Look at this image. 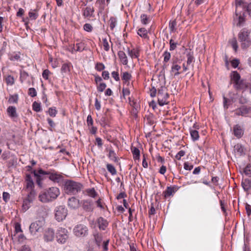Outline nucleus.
I'll return each instance as SVG.
<instances>
[{"instance_id": "obj_52", "label": "nucleus", "mask_w": 251, "mask_h": 251, "mask_svg": "<svg viewBox=\"0 0 251 251\" xmlns=\"http://www.w3.org/2000/svg\"><path fill=\"white\" fill-rule=\"evenodd\" d=\"M28 16L30 19L32 20H36L37 18L38 15L36 12L30 11L28 13Z\"/></svg>"}, {"instance_id": "obj_24", "label": "nucleus", "mask_w": 251, "mask_h": 251, "mask_svg": "<svg viewBox=\"0 0 251 251\" xmlns=\"http://www.w3.org/2000/svg\"><path fill=\"white\" fill-rule=\"evenodd\" d=\"M109 153L108 155V157L109 158L113 161L114 162L118 163L119 161V158L117 156L116 153L113 150H108Z\"/></svg>"}, {"instance_id": "obj_34", "label": "nucleus", "mask_w": 251, "mask_h": 251, "mask_svg": "<svg viewBox=\"0 0 251 251\" xmlns=\"http://www.w3.org/2000/svg\"><path fill=\"white\" fill-rule=\"evenodd\" d=\"M106 168L108 171L112 175H115L117 173L116 170L114 166L111 164H107L106 165Z\"/></svg>"}, {"instance_id": "obj_5", "label": "nucleus", "mask_w": 251, "mask_h": 251, "mask_svg": "<svg viewBox=\"0 0 251 251\" xmlns=\"http://www.w3.org/2000/svg\"><path fill=\"white\" fill-rule=\"evenodd\" d=\"M34 179L36 180V183L38 187H42L43 186V181L49 176V171H45L40 169L37 172L35 170L32 172Z\"/></svg>"}, {"instance_id": "obj_26", "label": "nucleus", "mask_w": 251, "mask_h": 251, "mask_svg": "<svg viewBox=\"0 0 251 251\" xmlns=\"http://www.w3.org/2000/svg\"><path fill=\"white\" fill-rule=\"evenodd\" d=\"M127 51L128 55H129L132 58H138L139 55L138 50L134 49L130 50L129 48H127Z\"/></svg>"}, {"instance_id": "obj_37", "label": "nucleus", "mask_w": 251, "mask_h": 251, "mask_svg": "<svg viewBox=\"0 0 251 251\" xmlns=\"http://www.w3.org/2000/svg\"><path fill=\"white\" fill-rule=\"evenodd\" d=\"M176 192V190L175 189H167L163 192V195L165 198H168L170 196L173 195Z\"/></svg>"}, {"instance_id": "obj_35", "label": "nucleus", "mask_w": 251, "mask_h": 251, "mask_svg": "<svg viewBox=\"0 0 251 251\" xmlns=\"http://www.w3.org/2000/svg\"><path fill=\"white\" fill-rule=\"evenodd\" d=\"M140 18L141 23L144 25H147L150 21L149 17L146 14H142Z\"/></svg>"}, {"instance_id": "obj_13", "label": "nucleus", "mask_w": 251, "mask_h": 251, "mask_svg": "<svg viewBox=\"0 0 251 251\" xmlns=\"http://www.w3.org/2000/svg\"><path fill=\"white\" fill-rule=\"evenodd\" d=\"M63 183L65 188H81L82 187L81 183L71 180H64Z\"/></svg>"}, {"instance_id": "obj_46", "label": "nucleus", "mask_w": 251, "mask_h": 251, "mask_svg": "<svg viewBox=\"0 0 251 251\" xmlns=\"http://www.w3.org/2000/svg\"><path fill=\"white\" fill-rule=\"evenodd\" d=\"M169 43H170V50H175L176 48L177 43L175 42L172 39H171L170 40Z\"/></svg>"}, {"instance_id": "obj_14", "label": "nucleus", "mask_w": 251, "mask_h": 251, "mask_svg": "<svg viewBox=\"0 0 251 251\" xmlns=\"http://www.w3.org/2000/svg\"><path fill=\"white\" fill-rule=\"evenodd\" d=\"M82 207L86 212H91L93 210L94 205L93 202L89 200H83L82 201Z\"/></svg>"}, {"instance_id": "obj_53", "label": "nucleus", "mask_w": 251, "mask_h": 251, "mask_svg": "<svg viewBox=\"0 0 251 251\" xmlns=\"http://www.w3.org/2000/svg\"><path fill=\"white\" fill-rule=\"evenodd\" d=\"M84 30L87 32H91L93 29L92 25L90 24H85L83 25Z\"/></svg>"}, {"instance_id": "obj_41", "label": "nucleus", "mask_w": 251, "mask_h": 251, "mask_svg": "<svg viewBox=\"0 0 251 251\" xmlns=\"http://www.w3.org/2000/svg\"><path fill=\"white\" fill-rule=\"evenodd\" d=\"M33 110L36 112H39L41 110L40 103L34 101L32 104Z\"/></svg>"}, {"instance_id": "obj_63", "label": "nucleus", "mask_w": 251, "mask_h": 251, "mask_svg": "<svg viewBox=\"0 0 251 251\" xmlns=\"http://www.w3.org/2000/svg\"><path fill=\"white\" fill-rule=\"evenodd\" d=\"M50 74V72L48 70H45L42 73L43 77L47 80L48 79L49 75Z\"/></svg>"}, {"instance_id": "obj_22", "label": "nucleus", "mask_w": 251, "mask_h": 251, "mask_svg": "<svg viewBox=\"0 0 251 251\" xmlns=\"http://www.w3.org/2000/svg\"><path fill=\"white\" fill-rule=\"evenodd\" d=\"M26 188H32L34 187L33 179L30 175H26L25 177Z\"/></svg>"}, {"instance_id": "obj_64", "label": "nucleus", "mask_w": 251, "mask_h": 251, "mask_svg": "<svg viewBox=\"0 0 251 251\" xmlns=\"http://www.w3.org/2000/svg\"><path fill=\"white\" fill-rule=\"evenodd\" d=\"M112 76L115 79L116 81L120 80V77L119 74L117 72L114 71L111 73Z\"/></svg>"}, {"instance_id": "obj_25", "label": "nucleus", "mask_w": 251, "mask_h": 251, "mask_svg": "<svg viewBox=\"0 0 251 251\" xmlns=\"http://www.w3.org/2000/svg\"><path fill=\"white\" fill-rule=\"evenodd\" d=\"M187 57V65H190L192 63L194 62L195 61V58L194 57V53L193 51L191 50L189 51L186 53Z\"/></svg>"}, {"instance_id": "obj_27", "label": "nucleus", "mask_w": 251, "mask_h": 251, "mask_svg": "<svg viewBox=\"0 0 251 251\" xmlns=\"http://www.w3.org/2000/svg\"><path fill=\"white\" fill-rule=\"evenodd\" d=\"M94 240L97 245L100 247L101 244V243L102 241V236L100 234L98 233H95L94 234Z\"/></svg>"}, {"instance_id": "obj_23", "label": "nucleus", "mask_w": 251, "mask_h": 251, "mask_svg": "<svg viewBox=\"0 0 251 251\" xmlns=\"http://www.w3.org/2000/svg\"><path fill=\"white\" fill-rule=\"evenodd\" d=\"M7 112L9 116L12 118H16L17 117L16 109L14 106H9L7 109Z\"/></svg>"}, {"instance_id": "obj_9", "label": "nucleus", "mask_w": 251, "mask_h": 251, "mask_svg": "<svg viewBox=\"0 0 251 251\" xmlns=\"http://www.w3.org/2000/svg\"><path fill=\"white\" fill-rule=\"evenodd\" d=\"M74 234L78 237H83L88 233L87 227L82 224L76 225L73 229Z\"/></svg>"}, {"instance_id": "obj_38", "label": "nucleus", "mask_w": 251, "mask_h": 251, "mask_svg": "<svg viewBox=\"0 0 251 251\" xmlns=\"http://www.w3.org/2000/svg\"><path fill=\"white\" fill-rule=\"evenodd\" d=\"M18 100V95L17 94L14 95H10L8 100V102L10 103H17Z\"/></svg>"}, {"instance_id": "obj_51", "label": "nucleus", "mask_w": 251, "mask_h": 251, "mask_svg": "<svg viewBox=\"0 0 251 251\" xmlns=\"http://www.w3.org/2000/svg\"><path fill=\"white\" fill-rule=\"evenodd\" d=\"M6 82L7 84L8 85H12L14 84V78L13 76H11V75H8L6 78Z\"/></svg>"}, {"instance_id": "obj_31", "label": "nucleus", "mask_w": 251, "mask_h": 251, "mask_svg": "<svg viewBox=\"0 0 251 251\" xmlns=\"http://www.w3.org/2000/svg\"><path fill=\"white\" fill-rule=\"evenodd\" d=\"M191 137L193 141L198 140L199 138V134L198 131L196 129H190Z\"/></svg>"}, {"instance_id": "obj_61", "label": "nucleus", "mask_w": 251, "mask_h": 251, "mask_svg": "<svg viewBox=\"0 0 251 251\" xmlns=\"http://www.w3.org/2000/svg\"><path fill=\"white\" fill-rule=\"evenodd\" d=\"M31 202H29L28 200L26 199L25 201H24L23 204V207L24 209L25 210L28 209L29 207V203Z\"/></svg>"}, {"instance_id": "obj_48", "label": "nucleus", "mask_w": 251, "mask_h": 251, "mask_svg": "<svg viewBox=\"0 0 251 251\" xmlns=\"http://www.w3.org/2000/svg\"><path fill=\"white\" fill-rule=\"evenodd\" d=\"M28 94L31 97H34L37 95V92L35 88H30L28 89Z\"/></svg>"}, {"instance_id": "obj_1", "label": "nucleus", "mask_w": 251, "mask_h": 251, "mask_svg": "<svg viewBox=\"0 0 251 251\" xmlns=\"http://www.w3.org/2000/svg\"><path fill=\"white\" fill-rule=\"evenodd\" d=\"M236 8L235 10V17L234 20H238L237 26H241L245 21V11L248 12L251 17V2L247 3L243 0H239L236 1Z\"/></svg>"}, {"instance_id": "obj_55", "label": "nucleus", "mask_w": 251, "mask_h": 251, "mask_svg": "<svg viewBox=\"0 0 251 251\" xmlns=\"http://www.w3.org/2000/svg\"><path fill=\"white\" fill-rule=\"evenodd\" d=\"M244 174L248 176H250L251 175V166H247L244 169Z\"/></svg>"}, {"instance_id": "obj_6", "label": "nucleus", "mask_w": 251, "mask_h": 251, "mask_svg": "<svg viewBox=\"0 0 251 251\" xmlns=\"http://www.w3.org/2000/svg\"><path fill=\"white\" fill-rule=\"evenodd\" d=\"M157 95L158 104L160 106H163L167 103L169 95L167 92V89L165 86H161L158 89Z\"/></svg>"}, {"instance_id": "obj_43", "label": "nucleus", "mask_w": 251, "mask_h": 251, "mask_svg": "<svg viewBox=\"0 0 251 251\" xmlns=\"http://www.w3.org/2000/svg\"><path fill=\"white\" fill-rule=\"evenodd\" d=\"M163 56H164V61H163L164 62L167 63L170 59L171 53L169 52H168V51H165L164 52Z\"/></svg>"}, {"instance_id": "obj_19", "label": "nucleus", "mask_w": 251, "mask_h": 251, "mask_svg": "<svg viewBox=\"0 0 251 251\" xmlns=\"http://www.w3.org/2000/svg\"><path fill=\"white\" fill-rule=\"evenodd\" d=\"M233 132L234 135L238 138H241L244 133L243 130L238 125H237L233 127Z\"/></svg>"}, {"instance_id": "obj_21", "label": "nucleus", "mask_w": 251, "mask_h": 251, "mask_svg": "<svg viewBox=\"0 0 251 251\" xmlns=\"http://www.w3.org/2000/svg\"><path fill=\"white\" fill-rule=\"evenodd\" d=\"M118 56L121 62L125 65L128 63L127 57L124 51L120 50L118 53Z\"/></svg>"}, {"instance_id": "obj_7", "label": "nucleus", "mask_w": 251, "mask_h": 251, "mask_svg": "<svg viewBox=\"0 0 251 251\" xmlns=\"http://www.w3.org/2000/svg\"><path fill=\"white\" fill-rule=\"evenodd\" d=\"M55 235L57 242L61 244L66 243L69 238L68 230L62 227L57 228Z\"/></svg>"}, {"instance_id": "obj_11", "label": "nucleus", "mask_w": 251, "mask_h": 251, "mask_svg": "<svg viewBox=\"0 0 251 251\" xmlns=\"http://www.w3.org/2000/svg\"><path fill=\"white\" fill-rule=\"evenodd\" d=\"M43 222L41 221H37L32 223L29 226V231L33 235H36L37 232L42 229Z\"/></svg>"}, {"instance_id": "obj_10", "label": "nucleus", "mask_w": 251, "mask_h": 251, "mask_svg": "<svg viewBox=\"0 0 251 251\" xmlns=\"http://www.w3.org/2000/svg\"><path fill=\"white\" fill-rule=\"evenodd\" d=\"M49 178L55 183H63L64 176L54 170L49 171Z\"/></svg>"}, {"instance_id": "obj_3", "label": "nucleus", "mask_w": 251, "mask_h": 251, "mask_svg": "<svg viewBox=\"0 0 251 251\" xmlns=\"http://www.w3.org/2000/svg\"><path fill=\"white\" fill-rule=\"evenodd\" d=\"M59 194V189H44L40 193L38 198L40 201L46 203L55 200Z\"/></svg>"}, {"instance_id": "obj_29", "label": "nucleus", "mask_w": 251, "mask_h": 251, "mask_svg": "<svg viewBox=\"0 0 251 251\" xmlns=\"http://www.w3.org/2000/svg\"><path fill=\"white\" fill-rule=\"evenodd\" d=\"M181 69L180 66L175 64L174 62L173 63V65L171 68V71L175 73L174 75L175 76L178 75L180 74L179 70Z\"/></svg>"}, {"instance_id": "obj_39", "label": "nucleus", "mask_w": 251, "mask_h": 251, "mask_svg": "<svg viewBox=\"0 0 251 251\" xmlns=\"http://www.w3.org/2000/svg\"><path fill=\"white\" fill-rule=\"evenodd\" d=\"M230 43L231 44V45L232 47L233 48V50L235 51H236L237 50V49L238 48L236 39L235 38H232L230 41Z\"/></svg>"}, {"instance_id": "obj_40", "label": "nucleus", "mask_w": 251, "mask_h": 251, "mask_svg": "<svg viewBox=\"0 0 251 251\" xmlns=\"http://www.w3.org/2000/svg\"><path fill=\"white\" fill-rule=\"evenodd\" d=\"M110 22V28L111 30H113L114 28L115 27L117 20L115 17H111L109 20Z\"/></svg>"}, {"instance_id": "obj_4", "label": "nucleus", "mask_w": 251, "mask_h": 251, "mask_svg": "<svg viewBox=\"0 0 251 251\" xmlns=\"http://www.w3.org/2000/svg\"><path fill=\"white\" fill-rule=\"evenodd\" d=\"M250 31L246 28L242 29L238 34V39L241 42V48L247 49L251 45V42L249 38Z\"/></svg>"}, {"instance_id": "obj_2", "label": "nucleus", "mask_w": 251, "mask_h": 251, "mask_svg": "<svg viewBox=\"0 0 251 251\" xmlns=\"http://www.w3.org/2000/svg\"><path fill=\"white\" fill-rule=\"evenodd\" d=\"M230 81L234 88L237 91H245L249 83L245 79H241L240 74L237 71H233L230 74Z\"/></svg>"}, {"instance_id": "obj_36", "label": "nucleus", "mask_w": 251, "mask_h": 251, "mask_svg": "<svg viewBox=\"0 0 251 251\" xmlns=\"http://www.w3.org/2000/svg\"><path fill=\"white\" fill-rule=\"evenodd\" d=\"M121 77L122 80L125 82L128 81L131 78V75L127 72H124L121 74Z\"/></svg>"}, {"instance_id": "obj_59", "label": "nucleus", "mask_w": 251, "mask_h": 251, "mask_svg": "<svg viewBox=\"0 0 251 251\" xmlns=\"http://www.w3.org/2000/svg\"><path fill=\"white\" fill-rule=\"evenodd\" d=\"M87 123L88 126H92L93 125V120L92 116L90 115H89L87 116Z\"/></svg>"}, {"instance_id": "obj_60", "label": "nucleus", "mask_w": 251, "mask_h": 251, "mask_svg": "<svg viewBox=\"0 0 251 251\" xmlns=\"http://www.w3.org/2000/svg\"><path fill=\"white\" fill-rule=\"evenodd\" d=\"M231 63L232 66L233 68H236L239 65V60L237 59H234L231 61Z\"/></svg>"}, {"instance_id": "obj_47", "label": "nucleus", "mask_w": 251, "mask_h": 251, "mask_svg": "<svg viewBox=\"0 0 251 251\" xmlns=\"http://www.w3.org/2000/svg\"><path fill=\"white\" fill-rule=\"evenodd\" d=\"M86 193L88 196L93 198H94L97 195L96 192L95 191V189H87L86 191Z\"/></svg>"}, {"instance_id": "obj_18", "label": "nucleus", "mask_w": 251, "mask_h": 251, "mask_svg": "<svg viewBox=\"0 0 251 251\" xmlns=\"http://www.w3.org/2000/svg\"><path fill=\"white\" fill-rule=\"evenodd\" d=\"M99 227L101 230H105L108 223L106 220L102 217H100L97 220Z\"/></svg>"}, {"instance_id": "obj_54", "label": "nucleus", "mask_w": 251, "mask_h": 251, "mask_svg": "<svg viewBox=\"0 0 251 251\" xmlns=\"http://www.w3.org/2000/svg\"><path fill=\"white\" fill-rule=\"evenodd\" d=\"M185 154V152L184 151H180L175 156V158L176 159L178 160H180L181 159V157L183 156Z\"/></svg>"}, {"instance_id": "obj_50", "label": "nucleus", "mask_w": 251, "mask_h": 251, "mask_svg": "<svg viewBox=\"0 0 251 251\" xmlns=\"http://www.w3.org/2000/svg\"><path fill=\"white\" fill-rule=\"evenodd\" d=\"M76 49L75 50L77 51H82L84 50L83 44L82 43H77L75 45Z\"/></svg>"}, {"instance_id": "obj_58", "label": "nucleus", "mask_w": 251, "mask_h": 251, "mask_svg": "<svg viewBox=\"0 0 251 251\" xmlns=\"http://www.w3.org/2000/svg\"><path fill=\"white\" fill-rule=\"evenodd\" d=\"M106 87V85L105 83H100L98 86V90L99 92H102Z\"/></svg>"}, {"instance_id": "obj_62", "label": "nucleus", "mask_w": 251, "mask_h": 251, "mask_svg": "<svg viewBox=\"0 0 251 251\" xmlns=\"http://www.w3.org/2000/svg\"><path fill=\"white\" fill-rule=\"evenodd\" d=\"M193 168V165H190L188 162H185L184 163V168L186 170H191Z\"/></svg>"}, {"instance_id": "obj_20", "label": "nucleus", "mask_w": 251, "mask_h": 251, "mask_svg": "<svg viewBox=\"0 0 251 251\" xmlns=\"http://www.w3.org/2000/svg\"><path fill=\"white\" fill-rule=\"evenodd\" d=\"M234 151L239 155L245 154V149L244 147L240 144H237L234 146Z\"/></svg>"}, {"instance_id": "obj_30", "label": "nucleus", "mask_w": 251, "mask_h": 251, "mask_svg": "<svg viewBox=\"0 0 251 251\" xmlns=\"http://www.w3.org/2000/svg\"><path fill=\"white\" fill-rule=\"evenodd\" d=\"M243 188H251V178H245L242 181Z\"/></svg>"}, {"instance_id": "obj_45", "label": "nucleus", "mask_w": 251, "mask_h": 251, "mask_svg": "<svg viewBox=\"0 0 251 251\" xmlns=\"http://www.w3.org/2000/svg\"><path fill=\"white\" fill-rule=\"evenodd\" d=\"M176 25V22L175 20L170 22L169 28L171 32H175L176 30L175 26Z\"/></svg>"}, {"instance_id": "obj_32", "label": "nucleus", "mask_w": 251, "mask_h": 251, "mask_svg": "<svg viewBox=\"0 0 251 251\" xmlns=\"http://www.w3.org/2000/svg\"><path fill=\"white\" fill-rule=\"evenodd\" d=\"M137 33L140 37L144 38H147L148 37L147 30L145 28L139 29Z\"/></svg>"}, {"instance_id": "obj_17", "label": "nucleus", "mask_w": 251, "mask_h": 251, "mask_svg": "<svg viewBox=\"0 0 251 251\" xmlns=\"http://www.w3.org/2000/svg\"><path fill=\"white\" fill-rule=\"evenodd\" d=\"M68 206L72 209H76L79 206V201L75 197H72L68 200Z\"/></svg>"}, {"instance_id": "obj_15", "label": "nucleus", "mask_w": 251, "mask_h": 251, "mask_svg": "<svg viewBox=\"0 0 251 251\" xmlns=\"http://www.w3.org/2000/svg\"><path fill=\"white\" fill-rule=\"evenodd\" d=\"M251 110L250 107H248L246 106H243L235 111V114L238 116H245L248 114Z\"/></svg>"}, {"instance_id": "obj_57", "label": "nucleus", "mask_w": 251, "mask_h": 251, "mask_svg": "<svg viewBox=\"0 0 251 251\" xmlns=\"http://www.w3.org/2000/svg\"><path fill=\"white\" fill-rule=\"evenodd\" d=\"M101 126L104 127L107 125V119L105 116H102L100 121Z\"/></svg>"}, {"instance_id": "obj_49", "label": "nucleus", "mask_w": 251, "mask_h": 251, "mask_svg": "<svg viewBox=\"0 0 251 251\" xmlns=\"http://www.w3.org/2000/svg\"><path fill=\"white\" fill-rule=\"evenodd\" d=\"M61 70L62 73H66L70 71V67L67 64L65 63L62 65Z\"/></svg>"}, {"instance_id": "obj_42", "label": "nucleus", "mask_w": 251, "mask_h": 251, "mask_svg": "<svg viewBox=\"0 0 251 251\" xmlns=\"http://www.w3.org/2000/svg\"><path fill=\"white\" fill-rule=\"evenodd\" d=\"M48 113L50 116L54 117L56 116V115L57 114V110H56L55 107H50L49 109Z\"/></svg>"}, {"instance_id": "obj_12", "label": "nucleus", "mask_w": 251, "mask_h": 251, "mask_svg": "<svg viewBox=\"0 0 251 251\" xmlns=\"http://www.w3.org/2000/svg\"><path fill=\"white\" fill-rule=\"evenodd\" d=\"M55 237V232L52 228L46 229L44 233V239L45 242H51Z\"/></svg>"}, {"instance_id": "obj_44", "label": "nucleus", "mask_w": 251, "mask_h": 251, "mask_svg": "<svg viewBox=\"0 0 251 251\" xmlns=\"http://www.w3.org/2000/svg\"><path fill=\"white\" fill-rule=\"evenodd\" d=\"M102 43L104 50L107 51L109 50V45L107 40L106 38L102 39Z\"/></svg>"}, {"instance_id": "obj_8", "label": "nucleus", "mask_w": 251, "mask_h": 251, "mask_svg": "<svg viewBox=\"0 0 251 251\" xmlns=\"http://www.w3.org/2000/svg\"><path fill=\"white\" fill-rule=\"evenodd\" d=\"M68 214V210L64 205H59L55 207L54 209V216L58 222L64 220Z\"/></svg>"}, {"instance_id": "obj_56", "label": "nucleus", "mask_w": 251, "mask_h": 251, "mask_svg": "<svg viewBox=\"0 0 251 251\" xmlns=\"http://www.w3.org/2000/svg\"><path fill=\"white\" fill-rule=\"evenodd\" d=\"M96 69L98 71H101L104 69L105 66L101 63H98L96 65Z\"/></svg>"}, {"instance_id": "obj_16", "label": "nucleus", "mask_w": 251, "mask_h": 251, "mask_svg": "<svg viewBox=\"0 0 251 251\" xmlns=\"http://www.w3.org/2000/svg\"><path fill=\"white\" fill-rule=\"evenodd\" d=\"M83 16L85 17H93L94 9L93 6H89L83 9Z\"/></svg>"}, {"instance_id": "obj_28", "label": "nucleus", "mask_w": 251, "mask_h": 251, "mask_svg": "<svg viewBox=\"0 0 251 251\" xmlns=\"http://www.w3.org/2000/svg\"><path fill=\"white\" fill-rule=\"evenodd\" d=\"M131 150L133 154V157L134 159H139L140 158V151L136 147H131Z\"/></svg>"}, {"instance_id": "obj_33", "label": "nucleus", "mask_w": 251, "mask_h": 251, "mask_svg": "<svg viewBox=\"0 0 251 251\" xmlns=\"http://www.w3.org/2000/svg\"><path fill=\"white\" fill-rule=\"evenodd\" d=\"M36 195V192L34 189H31L29 193L27 195V198L26 199L28 200L29 202H32L33 200L34 199L35 196Z\"/></svg>"}]
</instances>
